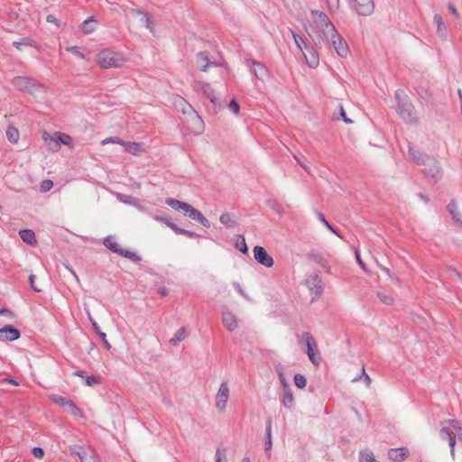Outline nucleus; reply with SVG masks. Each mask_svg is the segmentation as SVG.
<instances>
[{
    "label": "nucleus",
    "instance_id": "nucleus-1",
    "mask_svg": "<svg viewBox=\"0 0 462 462\" xmlns=\"http://www.w3.org/2000/svg\"><path fill=\"white\" fill-rule=\"evenodd\" d=\"M311 19L314 25L309 36L316 46L327 44L328 47L334 48L337 53L341 57H346L349 49L346 42L337 32L336 27L330 22L328 16L321 11H311Z\"/></svg>",
    "mask_w": 462,
    "mask_h": 462
},
{
    "label": "nucleus",
    "instance_id": "nucleus-2",
    "mask_svg": "<svg viewBox=\"0 0 462 462\" xmlns=\"http://www.w3.org/2000/svg\"><path fill=\"white\" fill-rule=\"evenodd\" d=\"M409 154L413 161L418 164L423 166V173L435 180H438L442 174V170L439 161L433 157H425L420 152L416 151L410 143L408 145Z\"/></svg>",
    "mask_w": 462,
    "mask_h": 462
},
{
    "label": "nucleus",
    "instance_id": "nucleus-3",
    "mask_svg": "<svg viewBox=\"0 0 462 462\" xmlns=\"http://www.w3.org/2000/svg\"><path fill=\"white\" fill-rule=\"evenodd\" d=\"M439 436L442 440H447L450 448V455L455 459V446L457 438L462 442V424L456 420H449L442 426Z\"/></svg>",
    "mask_w": 462,
    "mask_h": 462
},
{
    "label": "nucleus",
    "instance_id": "nucleus-4",
    "mask_svg": "<svg viewBox=\"0 0 462 462\" xmlns=\"http://www.w3.org/2000/svg\"><path fill=\"white\" fill-rule=\"evenodd\" d=\"M97 61L102 69H110L122 67L125 60L120 53L107 49L97 54Z\"/></svg>",
    "mask_w": 462,
    "mask_h": 462
},
{
    "label": "nucleus",
    "instance_id": "nucleus-5",
    "mask_svg": "<svg viewBox=\"0 0 462 462\" xmlns=\"http://www.w3.org/2000/svg\"><path fill=\"white\" fill-rule=\"evenodd\" d=\"M402 94L403 92L402 90H397L395 92V98L397 100V112L407 124L417 123L414 107L411 106V104L402 98Z\"/></svg>",
    "mask_w": 462,
    "mask_h": 462
},
{
    "label": "nucleus",
    "instance_id": "nucleus-6",
    "mask_svg": "<svg viewBox=\"0 0 462 462\" xmlns=\"http://www.w3.org/2000/svg\"><path fill=\"white\" fill-rule=\"evenodd\" d=\"M42 139L48 149L51 152H58L61 144L69 145L71 143V137L60 132H55L53 134L44 132L42 134Z\"/></svg>",
    "mask_w": 462,
    "mask_h": 462
},
{
    "label": "nucleus",
    "instance_id": "nucleus-7",
    "mask_svg": "<svg viewBox=\"0 0 462 462\" xmlns=\"http://www.w3.org/2000/svg\"><path fill=\"white\" fill-rule=\"evenodd\" d=\"M14 87L20 91H27L32 95L43 92V86L27 77H15L13 79Z\"/></svg>",
    "mask_w": 462,
    "mask_h": 462
},
{
    "label": "nucleus",
    "instance_id": "nucleus-8",
    "mask_svg": "<svg viewBox=\"0 0 462 462\" xmlns=\"http://www.w3.org/2000/svg\"><path fill=\"white\" fill-rule=\"evenodd\" d=\"M173 105L176 109L180 110L183 114L189 115L199 125V128H203V122L194 108L180 96L173 97Z\"/></svg>",
    "mask_w": 462,
    "mask_h": 462
},
{
    "label": "nucleus",
    "instance_id": "nucleus-9",
    "mask_svg": "<svg viewBox=\"0 0 462 462\" xmlns=\"http://www.w3.org/2000/svg\"><path fill=\"white\" fill-rule=\"evenodd\" d=\"M349 5L359 15L368 16L374 11L373 0H349Z\"/></svg>",
    "mask_w": 462,
    "mask_h": 462
},
{
    "label": "nucleus",
    "instance_id": "nucleus-10",
    "mask_svg": "<svg viewBox=\"0 0 462 462\" xmlns=\"http://www.w3.org/2000/svg\"><path fill=\"white\" fill-rule=\"evenodd\" d=\"M193 88L196 90H201L203 92L204 96L212 103L215 111L220 108V104L215 96L214 89L208 83L203 81H194Z\"/></svg>",
    "mask_w": 462,
    "mask_h": 462
},
{
    "label": "nucleus",
    "instance_id": "nucleus-11",
    "mask_svg": "<svg viewBox=\"0 0 462 462\" xmlns=\"http://www.w3.org/2000/svg\"><path fill=\"white\" fill-rule=\"evenodd\" d=\"M245 64L250 68V71L259 79L263 81L269 76V70L260 61L255 60H245Z\"/></svg>",
    "mask_w": 462,
    "mask_h": 462
},
{
    "label": "nucleus",
    "instance_id": "nucleus-12",
    "mask_svg": "<svg viewBox=\"0 0 462 462\" xmlns=\"http://www.w3.org/2000/svg\"><path fill=\"white\" fill-rule=\"evenodd\" d=\"M253 253H254V260L258 263H260L265 267H268V268H270L273 265V257L267 253L265 248H263V246L255 245L253 249Z\"/></svg>",
    "mask_w": 462,
    "mask_h": 462
},
{
    "label": "nucleus",
    "instance_id": "nucleus-13",
    "mask_svg": "<svg viewBox=\"0 0 462 462\" xmlns=\"http://www.w3.org/2000/svg\"><path fill=\"white\" fill-rule=\"evenodd\" d=\"M229 398V387L226 382L220 384L218 392L216 395V408L219 411H224L226 407V402Z\"/></svg>",
    "mask_w": 462,
    "mask_h": 462
},
{
    "label": "nucleus",
    "instance_id": "nucleus-14",
    "mask_svg": "<svg viewBox=\"0 0 462 462\" xmlns=\"http://www.w3.org/2000/svg\"><path fill=\"white\" fill-rule=\"evenodd\" d=\"M71 454H75L80 459V462H97V456L91 448H84L82 447L70 448Z\"/></svg>",
    "mask_w": 462,
    "mask_h": 462
},
{
    "label": "nucleus",
    "instance_id": "nucleus-15",
    "mask_svg": "<svg viewBox=\"0 0 462 462\" xmlns=\"http://www.w3.org/2000/svg\"><path fill=\"white\" fill-rule=\"evenodd\" d=\"M302 338L304 339V341L306 342V346H307V355L310 358V360L311 361L312 364L314 365H319V357H317L316 356V354L314 352V349L317 347V344H316V341L315 339L313 338V337L306 332L302 335Z\"/></svg>",
    "mask_w": 462,
    "mask_h": 462
},
{
    "label": "nucleus",
    "instance_id": "nucleus-16",
    "mask_svg": "<svg viewBox=\"0 0 462 462\" xmlns=\"http://www.w3.org/2000/svg\"><path fill=\"white\" fill-rule=\"evenodd\" d=\"M130 14L138 18V22L141 26H144L151 32H153L152 20L148 13L142 11L141 9H131Z\"/></svg>",
    "mask_w": 462,
    "mask_h": 462
},
{
    "label": "nucleus",
    "instance_id": "nucleus-17",
    "mask_svg": "<svg viewBox=\"0 0 462 462\" xmlns=\"http://www.w3.org/2000/svg\"><path fill=\"white\" fill-rule=\"evenodd\" d=\"M184 215L188 216L192 220H195V221L200 223L204 227L210 226L209 221L203 216V214L199 210L196 209L191 205H189V208H187V210H185Z\"/></svg>",
    "mask_w": 462,
    "mask_h": 462
},
{
    "label": "nucleus",
    "instance_id": "nucleus-18",
    "mask_svg": "<svg viewBox=\"0 0 462 462\" xmlns=\"http://www.w3.org/2000/svg\"><path fill=\"white\" fill-rule=\"evenodd\" d=\"M307 64L310 68H316L319 63V57L318 51L310 45H305V51L302 52Z\"/></svg>",
    "mask_w": 462,
    "mask_h": 462
},
{
    "label": "nucleus",
    "instance_id": "nucleus-19",
    "mask_svg": "<svg viewBox=\"0 0 462 462\" xmlns=\"http://www.w3.org/2000/svg\"><path fill=\"white\" fill-rule=\"evenodd\" d=\"M20 337V331L12 326L0 328V339L3 341H14Z\"/></svg>",
    "mask_w": 462,
    "mask_h": 462
},
{
    "label": "nucleus",
    "instance_id": "nucleus-20",
    "mask_svg": "<svg viewBox=\"0 0 462 462\" xmlns=\"http://www.w3.org/2000/svg\"><path fill=\"white\" fill-rule=\"evenodd\" d=\"M222 321L226 328L229 331H234L238 328V321L235 314L230 311L222 312Z\"/></svg>",
    "mask_w": 462,
    "mask_h": 462
},
{
    "label": "nucleus",
    "instance_id": "nucleus-21",
    "mask_svg": "<svg viewBox=\"0 0 462 462\" xmlns=\"http://www.w3.org/2000/svg\"><path fill=\"white\" fill-rule=\"evenodd\" d=\"M409 455V451L405 448H391L388 451V457L393 462H402Z\"/></svg>",
    "mask_w": 462,
    "mask_h": 462
},
{
    "label": "nucleus",
    "instance_id": "nucleus-22",
    "mask_svg": "<svg viewBox=\"0 0 462 462\" xmlns=\"http://www.w3.org/2000/svg\"><path fill=\"white\" fill-rule=\"evenodd\" d=\"M448 210L456 224L462 226V208H460L456 202L452 200L448 205Z\"/></svg>",
    "mask_w": 462,
    "mask_h": 462
},
{
    "label": "nucleus",
    "instance_id": "nucleus-23",
    "mask_svg": "<svg viewBox=\"0 0 462 462\" xmlns=\"http://www.w3.org/2000/svg\"><path fill=\"white\" fill-rule=\"evenodd\" d=\"M197 64L199 67L200 70L206 71L207 68L209 66H216L215 62H210L208 54L207 51H200L197 54Z\"/></svg>",
    "mask_w": 462,
    "mask_h": 462
},
{
    "label": "nucleus",
    "instance_id": "nucleus-24",
    "mask_svg": "<svg viewBox=\"0 0 462 462\" xmlns=\"http://www.w3.org/2000/svg\"><path fill=\"white\" fill-rule=\"evenodd\" d=\"M281 402L284 408L291 410L294 404V397L291 387L283 389V394L281 397Z\"/></svg>",
    "mask_w": 462,
    "mask_h": 462
},
{
    "label": "nucleus",
    "instance_id": "nucleus-25",
    "mask_svg": "<svg viewBox=\"0 0 462 462\" xmlns=\"http://www.w3.org/2000/svg\"><path fill=\"white\" fill-rule=\"evenodd\" d=\"M165 203L173 208L176 211L182 212L185 214V210L189 208V203L175 199H167Z\"/></svg>",
    "mask_w": 462,
    "mask_h": 462
},
{
    "label": "nucleus",
    "instance_id": "nucleus-26",
    "mask_svg": "<svg viewBox=\"0 0 462 462\" xmlns=\"http://www.w3.org/2000/svg\"><path fill=\"white\" fill-rule=\"evenodd\" d=\"M125 152L137 155L143 151L142 144L140 143H134V142H125L122 145Z\"/></svg>",
    "mask_w": 462,
    "mask_h": 462
},
{
    "label": "nucleus",
    "instance_id": "nucleus-27",
    "mask_svg": "<svg viewBox=\"0 0 462 462\" xmlns=\"http://www.w3.org/2000/svg\"><path fill=\"white\" fill-rule=\"evenodd\" d=\"M188 337V331L185 328H180L178 329L174 336L170 339V344L172 346H177L179 343L183 341Z\"/></svg>",
    "mask_w": 462,
    "mask_h": 462
},
{
    "label": "nucleus",
    "instance_id": "nucleus-28",
    "mask_svg": "<svg viewBox=\"0 0 462 462\" xmlns=\"http://www.w3.org/2000/svg\"><path fill=\"white\" fill-rule=\"evenodd\" d=\"M19 236L23 242H25L29 245H33L36 243L35 234L32 230H30V229L21 230L19 232Z\"/></svg>",
    "mask_w": 462,
    "mask_h": 462
},
{
    "label": "nucleus",
    "instance_id": "nucleus-29",
    "mask_svg": "<svg viewBox=\"0 0 462 462\" xmlns=\"http://www.w3.org/2000/svg\"><path fill=\"white\" fill-rule=\"evenodd\" d=\"M433 22L437 26L438 34L440 37L445 38L446 37V27L444 25L442 17L439 14H435L433 17Z\"/></svg>",
    "mask_w": 462,
    "mask_h": 462
},
{
    "label": "nucleus",
    "instance_id": "nucleus-30",
    "mask_svg": "<svg viewBox=\"0 0 462 462\" xmlns=\"http://www.w3.org/2000/svg\"><path fill=\"white\" fill-rule=\"evenodd\" d=\"M219 221L226 226V227H234L236 225V220L234 219L233 216L229 213H224L220 216Z\"/></svg>",
    "mask_w": 462,
    "mask_h": 462
},
{
    "label": "nucleus",
    "instance_id": "nucleus-31",
    "mask_svg": "<svg viewBox=\"0 0 462 462\" xmlns=\"http://www.w3.org/2000/svg\"><path fill=\"white\" fill-rule=\"evenodd\" d=\"M359 462H379L371 450L365 449L359 453Z\"/></svg>",
    "mask_w": 462,
    "mask_h": 462
},
{
    "label": "nucleus",
    "instance_id": "nucleus-32",
    "mask_svg": "<svg viewBox=\"0 0 462 462\" xmlns=\"http://www.w3.org/2000/svg\"><path fill=\"white\" fill-rule=\"evenodd\" d=\"M235 246L237 250H239L243 254H247V252H248V247H247L245 239L242 235L236 236V241Z\"/></svg>",
    "mask_w": 462,
    "mask_h": 462
},
{
    "label": "nucleus",
    "instance_id": "nucleus-33",
    "mask_svg": "<svg viewBox=\"0 0 462 462\" xmlns=\"http://www.w3.org/2000/svg\"><path fill=\"white\" fill-rule=\"evenodd\" d=\"M275 370H276V373L279 376V379L281 381V383L282 385V388H288V387H291L287 379H286V376L284 374V368L282 365H277L275 366Z\"/></svg>",
    "mask_w": 462,
    "mask_h": 462
},
{
    "label": "nucleus",
    "instance_id": "nucleus-34",
    "mask_svg": "<svg viewBox=\"0 0 462 462\" xmlns=\"http://www.w3.org/2000/svg\"><path fill=\"white\" fill-rule=\"evenodd\" d=\"M6 137L12 143H16L19 140V132L14 126H9L6 129Z\"/></svg>",
    "mask_w": 462,
    "mask_h": 462
},
{
    "label": "nucleus",
    "instance_id": "nucleus-35",
    "mask_svg": "<svg viewBox=\"0 0 462 462\" xmlns=\"http://www.w3.org/2000/svg\"><path fill=\"white\" fill-rule=\"evenodd\" d=\"M104 245L112 252L119 254L121 248L119 245L110 236L104 240Z\"/></svg>",
    "mask_w": 462,
    "mask_h": 462
},
{
    "label": "nucleus",
    "instance_id": "nucleus-36",
    "mask_svg": "<svg viewBox=\"0 0 462 462\" xmlns=\"http://www.w3.org/2000/svg\"><path fill=\"white\" fill-rule=\"evenodd\" d=\"M95 20L93 18L86 19L82 24L81 29L85 33H91L95 31Z\"/></svg>",
    "mask_w": 462,
    "mask_h": 462
},
{
    "label": "nucleus",
    "instance_id": "nucleus-37",
    "mask_svg": "<svg viewBox=\"0 0 462 462\" xmlns=\"http://www.w3.org/2000/svg\"><path fill=\"white\" fill-rule=\"evenodd\" d=\"M291 32L292 38H293L297 47L299 48V50L300 51L303 52L305 51V45H308L305 42V40L301 36L295 33L293 31H291Z\"/></svg>",
    "mask_w": 462,
    "mask_h": 462
},
{
    "label": "nucleus",
    "instance_id": "nucleus-38",
    "mask_svg": "<svg viewBox=\"0 0 462 462\" xmlns=\"http://www.w3.org/2000/svg\"><path fill=\"white\" fill-rule=\"evenodd\" d=\"M307 282L310 283L313 287L317 289H320L322 287V280L318 273L310 275Z\"/></svg>",
    "mask_w": 462,
    "mask_h": 462
},
{
    "label": "nucleus",
    "instance_id": "nucleus-39",
    "mask_svg": "<svg viewBox=\"0 0 462 462\" xmlns=\"http://www.w3.org/2000/svg\"><path fill=\"white\" fill-rule=\"evenodd\" d=\"M118 254H120L127 259H130L134 262H139L141 260V257L139 255H137L136 254L130 252L128 250H125V249H122V248Z\"/></svg>",
    "mask_w": 462,
    "mask_h": 462
},
{
    "label": "nucleus",
    "instance_id": "nucleus-40",
    "mask_svg": "<svg viewBox=\"0 0 462 462\" xmlns=\"http://www.w3.org/2000/svg\"><path fill=\"white\" fill-rule=\"evenodd\" d=\"M294 383L298 388L303 389L307 384V379L303 374H296L294 375Z\"/></svg>",
    "mask_w": 462,
    "mask_h": 462
},
{
    "label": "nucleus",
    "instance_id": "nucleus-41",
    "mask_svg": "<svg viewBox=\"0 0 462 462\" xmlns=\"http://www.w3.org/2000/svg\"><path fill=\"white\" fill-rule=\"evenodd\" d=\"M63 408L65 409L66 411H68L73 415H78L80 412V410L69 399L68 400V404H66Z\"/></svg>",
    "mask_w": 462,
    "mask_h": 462
},
{
    "label": "nucleus",
    "instance_id": "nucleus-42",
    "mask_svg": "<svg viewBox=\"0 0 462 462\" xmlns=\"http://www.w3.org/2000/svg\"><path fill=\"white\" fill-rule=\"evenodd\" d=\"M376 295L378 299L381 300V302H383L385 305H392L393 303V298L389 294L378 291Z\"/></svg>",
    "mask_w": 462,
    "mask_h": 462
},
{
    "label": "nucleus",
    "instance_id": "nucleus-43",
    "mask_svg": "<svg viewBox=\"0 0 462 462\" xmlns=\"http://www.w3.org/2000/svg\"><path fill=\"white\" fill-rule=\"evenodd\" d=\"M50 399L59 404L60 406L61 407H64L66 404H68V398L66 397H63V396H60V395H57V394H51L50 395Z\"/></svg>",
    "mask_w": 462,
    "mask_h": 462
},
{
    "label": "nucleus",
    "instance_id": "nucleus-44",
    "mask_svg": "<svg viewBox=\"0 0 462 462\" xmlns=\"http://www.w3.org/2000/svg\"><path fill=\"white\" fill-rule=\"evenodd\" d=\"M317 216H318V218L319 220H320L324 226L329 230L331 231L332 233H334L335 235H337V236L340 237V236L338 235V233L337 232V230L326 220L324 215L320 212H318L317 213Z\"/></svg>",
    "mask_w": 462,
    "mask_h": 462
},
{
    "label": "nucleus",
    "instance_id": "nucleus-45",
    "mask_svg": "<svg viewBox=\"0 0 462 462\" xmlns=\"http://www.w3.org/2000/svg\"><path fill=\"white\" fill-rule=\"evenodd\" d=\"M361 379L365 381V384H366L367 386H369V385H370V383H371V378H370V376L365 373V367H364V366H363V368H362V373H361V374H360L359 376L355 377L352 381H353V382H357V381H359V380H361Z\"/></svg>",
    "mask_w": 462,
    "mask_h": 462
},
{
    "label": "nucleus",
    "instance_id": "nucleus-46",
    "mask_svg": "<svg viewBox=\"0 0 462 462\" xmlns=\"http://www.w3.org/2000/svg\"><path fill=\"white\" fill-rule=\"evenodd\" d=\"M264 445H265V453H266L267 457H270L271 450H272V447H273L272 435H265Z\"/></svg>",
    "mask_w": 462,
    "mask_h": 462
},
{
    "label": "nucleus",
    "instance_id": "nucleus-47",
    "mask_svg": "<svg viewBox=\"0 0 462 462\" xmlns=\"http://www.w3.org/2000/svg\"><path fill=\"white\" fill-rule=\"evenodd\" d=\"M226 449L218 448L216 451V462H226Z\"/></svg>",
    "mask_w": 462,
    "mask_h": 462
},
{
    "label": "nucleus",
    "instance_id": "nucleus-48",
    "mask_svg": "<svg viewBox=\"0 0 462 462\" xmlns=\"http://www.w3.org/2000/svg\"><path fill=\"white\" fill-rule=\"evenodd\" d=\"M228 109L235 115H237L240 111V106L236 99H232L228 104Z\"/></svg>",
    "mask_w": 462,
    "mask_h": 462
},
{
    "label": "nucleus",
    "instance_id": "nucleus-49",
    "mask_svg": "<svg viewBox=\"0 0 462 462\" xmlns=\"http://www.w3.org/2000/svg\"><path fill=\"white\" fill-rule=\"evenodd\" d=\"M53 187V182L51 180H44L41 183L40 190L42 192H47Z\"/></svg>",
    "mask_w": 462,
    "mask_h": 462
},
{
    "label": "nucleus",
    "instance_id": "nucleus-50",
    "mask_svg": "<svg viewBox=\"0 0 462 462\" xmlns=\"http://www.w3.org/2000/svg\"><path fill=\"white\" fill-rule=\"evenodd\" d=\"M67 51L79 58L85 59V55L79 51V48L77 46H69L67 48Z\"/></svg>",
    "mask_w": 462,
    "mask_h": 462
},
{
    "label": "nucleus",
    "instance_id": "nucleus-51",
    "mask_svg": "<svg viewBox=\"0 0 462 462\" xmlns=\"http://www.w3.org/2000/svg\"><path fill=\"white\" fill-rule=\"evenodd\" d=\"M100 383V379L95 375L87 376L86 377V384L88 386H93Z\"/></svg>",
    "mask_w": 462,
    "mask_h": 462
},
{
    "label": "nucleus",
    "instance_id": "nucleus-52",
    "mask_svg": "<svg viewBox=\"0 0 462 462\" xmlns=\"http://www.w3.org/2000/svg\"><path fill=\"white\" fill-rule=\"evenodd\" d=\"M32 454L36 458H42L44 456V450L40 447H34L32 449Z\"/></svg>",
    "mask_w": 462,
    "mask_h": 462
},
{
    "label": "nucleus",
    "instance_id": "nucleus-53",
    "mask_svg": "<svg viewBox=\"0 0 462 462\" xmlns=\"http://www.w3.org/2000/svg\"><path fill=\"white\" fill-rule=\"evenodd\" d=\"M117 143V144L123 145L124 141L119 139V138H117V137H109V138L104 139L101 142L102 144H106V143Z\"/></svg>",
    "mask_w": 462,
    "mask_h": 462
},
{
    "label": "nucleus",
    "instance_id": "nucleus-54",
    "mask_svg": "<svg viewBox=\"0 0 462 462\" xmlns=\"http://www.w3.org/2000/svg\"><path fill=\"white\" fill-rule=\"evenodd\" d=\"M330 11H337L339 8V0H326Z\"/></svg>",
    "mask_w": 462,
    "mask_h": 462
},
{
    "label": "nucleus",
    "instance_id": "nucleus-55",
    "mask_svg": "<svg viewBox=\"0 0 462 462\" xmlns=\"http://www.w3.org/2000/svg\"><path fill=\"white\" fill-rule=\"evenodd\" d=\"M30 40L28 38H23L19 42H14V45L18 49L19 51L22 49L23 45H30Z\"/></svg>",
    "mask_w": 462,
    "mask_h": 462
},
{
    "label": "nucleus",
    "instance_id": "nucleus-56",
    "mask_svg": "<svg viewBox=\"0 0 462 462\" xmlns=\"http://www.w3.org/2000/svg\"><path fill=\"white\" fill-rule=\"evenodd\" d=\"M166 226H169L171 229H172L176 234L180 235L182 228H180L176 224L173 222H166Z\"/></svg>",
    "mask_w": 462,
    "mask_h": 462
},
{
    "label": "nucleus",
    "instance_id": "nucleus-57",
    "mask_svg": "<svg viewBox=\"0 0 462 462\" xmlns=\"http://www.w3.org/2000/svg\"><path fill=\"white\" fill-rule=\"evenodd\" d=\"M180 235H184L189 238H199V236L197 233H195L193 231H189L186 229H182Z\"/></svg>",
    "mask_w": 462,
    "mask_h": 462
},
{
    "label": "nucleus",
    "instance_id": "nucleus-58",
    "mask_svg": "<svg viewBox=\"0 0 462 462\" xmlns=\"http://www.w3.org/2000/svg\"><path fill=\"white\" fill-rule=\"evenodd\" d=\"M88 319L89 321L91 322V325L94 328V330L98 334V331H101L97 323L96 322V320L92 318L91 314L88 312Z\"/></svg>",
    "mask_w": 462,
    "mask_h": 462
},
{
    "label": "nucleus",
    "instance_id": "nucleus-59",
    "mask_svg": "<svg viewBox=\"0 0 462 462\" xmlns=\"http://www.w3.org/2000/svg\"><path fill=\"white\" fill-rule=\"evenodd\" d=\"M356 262L358 263L359 266L365 271L366 272L367 269H366V266L365 264L363 263V261L361 260V257H360V254H359V252L356 250Z\"/></svg>",
    "mask_w": 462,
    "mask_h": 462
},
{
    "label": "nucleus",
    "instance_id": "nucleus-60",
    "mask_svg": "<svg viewBox=\"0 0 462 462\" xmlns=\"http://www.w3.org/2000/svg\"><path fill=\"white\" fill-rule=\"evenodd\" d=\"M272 419L268 418L266 420L265 435H272Z\"/></svg>",
    "mask_w": 462,
    "mask_h": 462
},
{
    "label": "nucleus",
    "instance_id": "nucleus-61",
    "mask_svg": "<svg viewBox=\"0 0 462 462\" xmlns=\"http://www.w3.org/2000/svg\"><path fill=\"white\" fill-rule=\"evenodd\" d=\"M100 338L102 339V341L104 342L105 346H106V348H110V344L108 343V341L106 340V333H104L103 331H98V334H97Z\"/></svg>",
    "mask_w": 462,
    "mask_h": 462
},
{
    "label": "nucleus",
    "instance_id": "nucleus-62",
    "mask_svg": "<svg viewBox=\"0 0 462 462\" xmlns=\"http://www.w3.org/2000/svg\"><path fill=\"white\" fill-rule=\"evenodd\" d=\"M35 275L34 274H31L29 276V282H30V285L31 287L32 288L33 291H41V289L37 288L35 285H34V280H35Z\"/></svg>",
    "mask_w": 462,
    "mask_h": 462
},
{
    "label": "nucleus",
    "instance_id": "nucleus-63",
    "mask_svg": "<svg viewBox=\"0 0 462 462\" xmlns=\"http://www.w3.org/2000/svg\"><path fill=\"white\" fill-rule=\"evenodd\" d=\"M340 112H341L340 113L341 114V117L344 120V122H346V124H351L353 122L351 119L346 117V112H345V110H344L342 106H340Z\"/></svg>",
    "mask_w": 462,
    "mask_h": 462
},
{
    "label": "nucleus",
    "instance_id": "nucleus-64",
    "mask_svg": "<svg viewBox=\"0 0 462 462\" xmlns=\"http://www.w3.org/2000/svg\"><path fill=\"white\" fill-rule=\"evenodd\" d=\"M270 207H271V208H272V209H273V210H275V211H278V212L280 211V207H281V206H280V204H279L277 201H275V200H273V201H272V202L270 203Z\"/></svg>",
    "mask_w": 462,
    "mask_h": 462
}]
</instances>
